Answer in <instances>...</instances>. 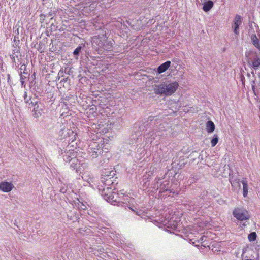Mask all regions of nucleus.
Wrapping results in <instances>:
<instances>
[{"instance_id":"obj_1","label":"nucleus","mask_w":260,"mask_h":260,"mask_svg":"<svg viewBox=\"0 0 260 260\" xmlns=\"http://www.w3.org/2000/svg\"><path fill=\"white\" fill-rule=\"evenodd\" d=\"M115 171H106L101 178V184L98 185V188L101 192L104 199L108 202H116L120 197L119 193L112 191V187L110 186L113 184V180L112 179L114 175Z\"/></svg>"},{"instance_id":"obj_2","label":"nucleus","mask_w":260,"mask_h":260,"mask_svg":"<svg viewBox=\"0 0 260 260\" xmlns=\"http://www.w3.org/2000/svg\"><path fill=\"white\" fill-rule=\"evenodd\" d=\"M177 82L166 81L158 85H154V93L161 96H170L174 93L178 87Z\"/></svg>"},{"instance_id":"obj_3","label":"nucleus","mask_w":260,"mask_h":260,"mask_svg":"<svg viewBox=\"0 0 260 260\" xmlns=\"http://www.w3.org/2000/svg\"><path fill=\"white\" fill-rule=\"evenodd\" d=\"M233 214L237 220L240 221L248 220L249 218L248 212L240 208L235 209L233 212Z\"/></svg>"},{"instance_id":"obj_4","label":"nucleus","mask_w":260,"mask_h":260,"mask_svg":"<svg viewBox=\"0 0 260 260\" xmlns=\"http://www.w3.org/2000/svg\"><path fill=\"white\" fill-rule=\"evenodd\" d=\"M105 38H106V35H104L102 36H99L98 37H94L93 38L92 42V45L97 50H102L104 43L105 41Z\"/></svg>"},{"instance_id":"obj_5","label":"nucleus","mask_w":260,"mask_h":260,"mask_svg":"<svg viewBox=\"0 0 260 260\" xmlns=\"http://www.w3.org/2000/svg\"><path fill=\"white\" fill-rule=\"evenodd\" d=\"M60 155H61L65 162H70V159H72V157L76 156V152H74L73 150H69L68 151L66 150L64 151L61 150Z\"/></svg>"},{"instance_id":"obj_6","label":"nucleus","mask_w":260,"mask_h":260,"mask_svg":"<svg viewBox=\"0 0 260 260\" xmlns=\"http://www.w3.org/2000/svg\"><path fill=\"white\" fill-rule=\"evenodd\" d=\"M70 165L71 168L73 170H75L76 172L78 173L81 169V161L79 160L76 156L72 157V159H70Z\"/></svg>"},{"instance_id":"obj_7","label":"nucleus","mask_w":260,"mask_h":260,"mask_svg":"<svg viewBox=\"0 0 260 260\" xmlns=\"http://www.w3.org/2000/svg\"><path fill=\"white\" fill-rule=\"evenodd\" d=\"M241 23L242 17L240 15L237 14L235 17L234 25L233 26L234 32L236 35H238L239 33V26L241 24Z\"/></svg>"},{"instance_id":"obj_8","label":"nucleus","mask_w":260,"mask_h":260,"mask_svg":"<svg viewBox=\"0 0 260 260\" xmlns=\"http://www.w3.org/2000/svg\"><path fill=\"white\" fill-rule=\"evenodd\" d=\"M13 184L7 181H4L0 183V190L4 192H10L13 188Z\"/></svg>"},{"instance_id":"obj_9","label":"nucleus","mask_w":260,"mask_h":260,"mask_svg":"<svg viewBox=\"0 0 260 260\" xmlns=\"http://www.w3.org/2000/svg\"><path fill=\"white\" fill-rule=\"evenodd\" d=\"M171 61H167L157 68V72L161 74L167 71L171 66Z\"/></svg>"},{"instance_id":"obj_10","label":"nucleus","mask_w":260,"mask_h":260,"mask_svg":"<svg viewBox=\"0 0 260 260\" xmlns=\"http://www.w3.org/2000/svg\"><path fill=\"white\" fill-rule=\"evenodd\" d=\"M31 106H34V111L44 112V106L43 104L38 102H31Z\"/></svg>"},{"instance_id":"obj_11","label":"nucleus","mask_w":260,"mask_h":260,"mask_svg":"<svg viewBox=\"0 0 260 260\" xmlns=\"http://www.w3.org/2000/svg\"><path fill=\"white\" fill-rule=\"evenodd\" d=\"M114 42L113 40L108 41L107 40L106 38H105V41L104 43V45L102 50H104L106 51H110L111 50H112L113 45L114 44Z\"/></svg>"},{"instance_id":"obj_12","label":"nucleus","mask_w":260,"mask_h":260,"mask_svg":"<svg viewBox=\"0 0 260 260\" xmlns=\"http://www.w3.org/2000/svg\"><path fill=\"white\" fill-rule=\"evenodd\" d=\"M250 66L251 67L254 68L255 70H256L260 68V57L256 56L254 58L251 60V63L249 62Z\"/></svg>"},{"instance_id":"obj_13","label":"nucleus","mask_w":260,"mask_h":260,"mask_svg":"<svg viewBox=\"0 0 260 260\" xmlns=\"http://www.w3.org/2000/svg\"><path fill=\"white\" fill-rule=\"evenodd\" d=\"M251 41L253 45L260 50V42L255 34H253L251 37Z\"/></svg>"},{"instance_id":"obj_14","label":"nucleus","mask_w":260,"mask_h":260,"mask_svg":"<svg viewBox=\"0 0 260 260\" xmlns=\"http://www.w3.org/2000/svg\"><path fill=\"white\" fill-rule=\"evenodd\" d=\"M214 3L211 0H208L204 3L203 9L205 12L209 11L213 6Z\"/></svg>"},{"instance_id":"obj_15","label":"nucleus","mask_w":260,"mask_h":260,"mask_svg":"<svg viewBox=\"0 0 260 260\" xmlns=\"http://www.w3.org/2000/svg\"><path fill=\"white\" fill-rule=\"evenodd\" d=\"M215 129V125L212 121H208L206 123V131L208 133H212Z\"/></svg>"},{"instance_id":"obj_16","label":"nucleus","mask_w":260,"mask_h":260,"mask_svg":"<svg viewBox=\"0 0 260 260\" xmlns=\"http://www.w3.org/2000/svg\"><path fill=\"white\" fill-rule=\"evenodd\" d=\"M174 217H173L169 221V226L173 230H176L178 228L179 221L176 219L174 220Z\"/></svg>"},{"instance_id":"obj_17","label":"nucleus","mask_w":260,"mask_h":260,"mask_svg":"<svg viewBox=\"0 0 260 260\" xmlns=\"http://www.w3.org/2000/svg\"><path fill=\"white\" fill-rule=\"evenodd\" d=\"M241 183L243 184V196L244 197H247L248 194V186L247 181L245 179H243L241 181Z\"/></svg>"},{"instance_id":"obj_18","label":"nucleus","mask_w":260,"mask_h":260,"mask_svg":"<svg viewBox=\"0 0 260 260\" xmlns=\"http://www.w3.org/2000/svg\"><path fill=\"white\" fill-rule=\"evenodd\" d=\"M89 155L92 157V158H96L98 155L101 153V150L97 149L96 150H93L92 148L88 150Z\"/></svg>"},{"instance_id":"obj_19","label":"nucleus","mask_w":260,"mask_h":260,"mask_svg":"<svg viewBox=\"0 0 260 260\" xmlns=\"http://www.w3.org/2000/svg\"><path fill=\"white\" fill-rule=\"evenodd\" d=\"M170 188L169 184L168 183L160 184L159 186V192H164L169 190Z\"/></svg>"},{"instance_id":"obj_20","label":"nucleus","mask_w":260,"mask_h":260,"mask_svg":"<svg viewBox=\"0 0 260 260\" xmlns=\"http://www.w3.org/2000/svg\"><path fill=\"white\" fill-rule=\"evenodd\" d=\"M230 182L233 188H234L235 186H237L239 188L240 187V184L239 180H237V179L233 180V178H230Z\"/></svg>"},{"instance_id":"obj_21","label":"nucleus","mask_w":260,"mask_h":260,"mask_svg":"<svg viewBox=\"0 0 260 260\" xmlns=\"http://www.w3.org/2000/svg\"><path fill=\"white\" fill-rule=\"evenodd\" d=\"M218 142V137L217 135L215 134L213 136V138L212 139L211 141V144L212 147H214Z\"/></svg>"},{"instance_id":"obj_22","label":"nucleus","mask_w":260,"mask_h":260,"mask_svg":"<svg viewBox=\"0 0 260 260\" xmlns=\"http://www.w3.org/2000/svg\"><path fill=\"white\" fill-rule=\"evenodd\" d=\"M257 237V235L255 232H251L250 233L248 236V240L249 241L252 242L256 240Z\"/></svg>"},{"instance_id":"obj_23","label":"nucleus","mask_w":260,"mask_h":260,"mask_svg":"<svg viewBox=\"0 0 260 260\" xmlns=\"http://www.w3.org/2000/svg\"><path fill=\"white\" fill-rule=\"evenodd\" d=\"M23 98H24V102H25V103L26 104H28L29 105H31V102L30 103L29 102V101L31 100V98L30 97H28L27 96V93L26 91H25L24 92V95H23Z\"/></svg>"},{"instance_id":"obj_24","label":"nucleus","mask_w":260,"mask_h":260,"mask_svg":"<svg viewBox=\"0 0 260 260\" xmlns=\"http://www.w3.org/2000/svg\"><path fill=\"white\" fill-rule=\"evenodd\" d=\"M156 181V183L155 184V187L156 188V189L158 190L159 188V186L160 184H164V182H162V179L158 178L156 179L155 180Z\"/></svg>"},{"instance_id":"obj_25","label":"nucleus","mask_w":260,"mask_h":260,"mask_svg":"<svg viewBox=\"0 0 260 260\" xmlns=\"http://www.w3.org/2000/svg\"><path fill=\"white\" fill-rule=\"evenodd\" d=\"M82 49V47L81 46H79L78 47H77L73 52V55L75 56H78L80 52H81V50Z\"/></svg>"},{"instance_id":"obj_26","label":"nucleus","mask_w":260,"mask_h":260,"mask_svg":"<svg viewBox=\"0 0 260 260\" xmlns=\"http://www.w3.org/2000/svg\"><path fill=\"white\" fill-rule=\"evenodd\" d=\"M32 112H33V116L34 118H39V117H41V115H42V112H40V111H34V110H32Z\"/></svg>"},{"instance_id":"obj_27","label":"nucleus","mask_w":260,"mask_h":260,"mask_svg":"<svg viewBox=\"0 0 260 260\" xmlns=\"http://www.w3.org/2000/svg\"><path fill=\"white\" fill-rule=\"evenodd\" d=\"M154 133H152V132H151V133H148V134H146L145 135V137H146V138L147 139H149L150 137H152L151 138V140L150 141V143H151L152 142V141L154 139V136H153L154 135Z\"/></svg>"},{"instance_id":"obj_28","label":"nucleus","mask_w":260,"mask_h":260,"mask_svg":"<svg viewBox=\"0 0 260 260\" xmlns=\"http://www.w3.org/2000/svg\"><path fill=\"white\" fill-rule=\"evenodd\" d=\"M251 87H252V91H253L254 94L256 95V91H255V80L252 81V82H251Z\"/></svg>"},{"instance_id":"obj_29","label":"nucleus","mask_w":260,"mask_h":260,"mask_svg":"<svg viewBox=\"0 0 260 260\" xmlns=\"http://www.w3.org/2000/svg\"><path fill=\"white\" fill-rule=\"evenodd\" d=\"M25 78V77L24 76L22 75H20V82H21L22 86L25 87V81H24Z\"/></svg>"},{"instance_id":"obj_30","label":"nucleus","mask_w":260,"mask_h":260,"mask_svg":"<svg viewBox=\"0 0 260 260\" xmlns=\"http://www.w3.org/2000/svg\"><path fill=\"white\" fill-rule=\"evenodd\" d=\"M200 207V204H198L196 205V207H194V205H193L192 208L190 207V208L189 209L190 210H193V211H198L199 208Z\"/></svg>"},{"instance_id":"obj_31","label":"nucleus","mask_w":260,"mask_h":260,"mask_svg":"<svg viewBox=\"0 0 260 260\" xmlns=\"http://www.w3.org/2000/svg\"><path fill=\"white\" fill-rule=\"evenodd\" d=\"M207 237H206V236H202V237L200 238V239L199 241H200L202 243H205V242L206 241V240H207Z\"/></svg>"},{"instance_id":"obj_32","label":"nucleus","mask_w":260,"mask_h":260,"mask_svg":"<svg viewBox=\"0 0 260 260\" xmlns=\"http://www.w3.org/2000/svg\"><path fill=\"white\" fill-rule=\"evenodd\" d=\"M80 204H78L79 208L82 210H85L86 209V206L82 203L80 202Z\"/></svg>"},{"instance_id":"obj_33","label":"nucleus","mask_w":260,"mask_h":260,"mask_svg":"<svg viewBox=\"0 0 260 260\" xmlns=\"http://www.w3.org/2000/svg\"><path fill=\"white\" fill-rule=\"evenodd\" d=\"M10 57H11V59L12 60V61L13 62H16V60H15V57H16L17 58L18 57V56L17 55H15V53H13V54L11 55H10Z\"/></svg>"},{"instance_id":"obj_34","label":"nucleus","mask_w":260,"mask_h":260,"mask_svg":"<svg viewBox=\"0 0 260 260\" xmlns=\"http://www.w3.org/2000/svg\"><path fill=\"white\" fill-rule=\"evenodd\" d=\"M63 75H64V71H63V70H60L59 71L58 74V80L59 79L60 77H63Z\"/></svg>"},{"instance_id":"obj_35","label":"nucleus","mask_w":260,"mask_h":260,"mask_svg":"<svg viewBox=\"0 0 260 260\" xmlns=\"http://www.w3.org/2000/svg\"><path fill=\"white\" fill-rule=\"evenodd\" d=\"M67 191V189L64 188V187H62L61 189H60V192H61L62 193H65Z\"/></svg>"},{"instance_id":"obj_36","label":"nucleus","mask_w":260,"mask_h":260,"mask_svg":"<svg viewBox=\"0 0 260 260\" xmlns=\"http://www.w3.org/2000/svg\"><path fill=\"white\" fill-rule=\"evenodd\" d=\"M244 80H245L244 77L243 75H242L241 76V81L242 82L243 84H244Z\"/></svg>"},{"instance_id":"obj_37","label":"nucleus","mask_w":260,"mask_h":260,"mask_svg":"<svg viewBox=\"0 0 260 260\" xmlns=\"http://www.w3.org/2000/svg\"><path fill=\"white\" fill-rule=\"evenodd\" d=\"M120 192V194H124V193L123 192H124L123 190H121Z\"/></svg>"},{"instance_id":"obj_38","label":"nucleus","mask_w":260,"mask_h":260,"mask_svg":"<svg viewBox=\"0 0 260 260\" xmlns=\"http://www.w3.org/2000/svg\"><path fill=\"white\" fill-rule=\"evenodd\" d=\"M251 74L253 75V76H255V73H254V72L253 71L251 72Z\"/></svg>"},{"instance_id":"obj_39","label":"nucleus","mask_w":260,"mask_h":260,"mask_svg":"<svg viewBox=\"0 0 260 260\" xmlns=\"http://www.w3.org/2000/svg\"><path fill=\"white\" fill-rule=\"evenodd\" d=\"M247 76L249 77L250 76V73H247Z\"/></svg>"},{"instance_id":"obj_40","label":"nucleus","mask_w":260,"mask_h":260,"mask_svg":"<svg viewBox=\"0 0 260 260\" xmlns=\"http://www.w3.org/2000/svg\"><path fill=\"white\" fill-rule=\"evenodd\" d=\"M139 128H140V129H142L143 127L142 126H140Z\"/></svg>"},{"instance_id":"obj_41","label":"nucleus","mask_w":260,"mask_h":260,"mask_svg":"<svg viewBox=\"0 0 260 260\" xmlns=\"http://www.w3.org/2000/svg\"><path fill=\"white\" fill-rule=\"evenodd\" d=\"M63 80V81H66L64 80V79H63V80H61V81H62Z\"/></svg>"},{"instance_id":"obj_42","label":"nucleus","mask_w":260,"mask_h":260,"mask_svg":"<svg viewBox=\"0 0 260 260\" xmlns=\"http://www.w3.org/2000/svg\"><path fill=\"white\" fill-rule=\"evenodd\" d=\"M14 225H16L18 227L17 225L15 223H14Z\"/></svg>"}]
</instances>
